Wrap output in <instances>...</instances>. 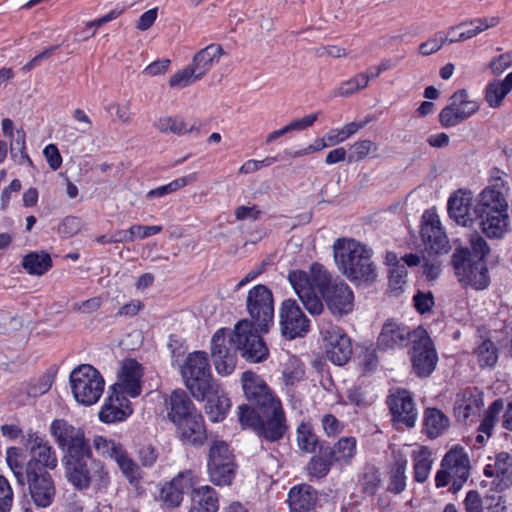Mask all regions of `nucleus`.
<instances>
[{
    "mask_svg": "<svg viewBox=\"0 0 512 512\" xmlns=\"http://www.w3.org/2000/svg\"><path fill=\"white\" fill-rule=\"evenodd\" d=\"M407 270L403 265L390 268L389 285L393 290H401L406 283Z\"/></svg>",
    "mask_w": 512,
    "mask_h": 512,
    "instance_id": "338daca9",
    "label": "nucleus"
},
{
    "mask_svg": "<svg viewBox=\"0 0 512 512\" xmlns=\"http://www.w3.org/2000/svg\"><path fill=\"white\" fill-rule=\"evenodd\" d=\"M423 426L424 431L429 438H437L445 430L446 416L439 409L427 408L423 415Z\"/></svg>",
    "mask_w": 512,
    "mask_h": 512,
    "instance_id": "37998d69",
    "label": "nucleus"
},
{
    "mask_svg": "<svg viewBox=\"0 0 512 512\" xmlns=\"http://www.w3.org/2000/svg\"><path fill=\"white\" fill-rule=\"evenodd\" d=\"M241 382L246 398L256 405L258 409L280 401L266 384L265 380L255 372H244L241 377Z\"/></svg>",
    "mask_w": 512,
    "mask_h": 512,
    "instance_id": "b1692460",
    "label": "nucleus"
},
{
    "mask_svg": "<svg viewBox=\"0 0 512 512\" xmlns=\"http://www.w3.org/2000/svg\"><path fill=\"white\" fill-rule=\"evenodd\" d=\"M53 378L49 375H44L37 380V382L30 384L27 389V394L31 397H38L48 392L52 386Z\"/></svg>",
    "mask_w": 512,
    "mask_h": 512,
    "instance_id": "774afa93",
    "label": "nucleus"
},
{
    "mask_svg": "<svg viewBox=\"0 0 512 512\" xmlns=\"http://www.w3.org/2000/svg\"><path fill=\"white\" fill-rule=\"evenodd\" d=\"M334 260L338 270L351 282L370 284L377 278L373 251L350 238H339L333 244Z\"/></svg>",
    "mask_w": 512,
    "mask_h": 512,
    "instance_id": "7ed1b4c3",
    "label": "nucleus"
},
{
    "mask_svg": "<svg viewBox=\"0 0 512 512\" xmlns=\"http://www.w3.org/2000/svg\"><path fill=\"white\" fill-rule=\"evenodd\" d=\"M309 320L292 299L285 300L280 309V326L289 339L303 336L309 330Z\"/></svg>",
    "mask_w": 512,
    "mask_h": 512,
    "instance_id": "5701e85b",
    "label": "nucleus"
},
{
    "mask_svg": "<svg viewBox=\"0 0 512 512\" xmlns=\"http://www.w3.org/2000/svg\"><path fill=\"white\" fill-rule=\"evenodd\" d=\"M10 154L18 164H32L31 159L27 155L26 135L23 130H16L15 135L10 137Z\"/></svg>",
    "mask_w": 512,
    "mask_h": 512,
    "instance_id": "603ef678",
    "label": "nucleus"
},
{
    "mask_svg": "<svg viewBox=\"0 0 512 512\" xmlns=\"http://www.w3.org/2000/svg\"><path fill=\"white\" fill-rule=\"evenodd\" d=\"M305 370L303 363L295 356L288 358L282 371V380L285 386H295L304 380Z\"/></svg>",
    "mask_w": 512,
    "mask_h": 512,
    "instance_id": "de8ad7c7",
    "label": "nucleus"
},
{
    "mask_svg": "<svg viewBox=\"0 0 512 512\" xmlns=\"http://www.w3.org/2000/svg\"><path fill=\"white\" fill-rule=\"evenodd\" d=\"M277 160V157H266L263 160H247L244 162L241 167L239 168L240 174H251L255 173L258 170H260L262 167H268L275 163Z\"/></svg>",
    "mask_w": 512,
    "mask_h": 512,
    "instance_id": "69168bd1",
    "label": "nucleus"
},
{
    "mask_svg": "<svg viewBox=\"0 0 512 512\" xmlns=\"http://www.w3.org/2000/svg\"><path fill=\"white\" fill-rule=\"evenodd\" d=\"M132 412L128 397L111 390V394L102 405L98 416L101 422L111 424L124 421Z\"/></svg>",
    "mask_w": 512,
    "mask_h": 512,
    "instance_id": "a878e982",
    "label": "nucleus"
},
{
    "mask_svg": "<svg viewBox=\"0 0 512 512\" xmlns=\"http://www.w3.org/2000/svg\"><path fill=\"white\" fill-rule=\"evenodd\" d=\"M262 332L250 320L238 321L233 329L234 342L242 357L253 363L267 359L269 350L261 337Z\"/></svg>",
    "mask_w": 512,
    "mask_h": 512,
    "instance_id": "9b49d317",
    "label": "nucleus"
},
{
    "mask_svg": "<svg viewBox=\"0 0 512 512\" xmlns=\"http://www.w3.org/2000/svg\"><path fill=\"white\" fill-rule=\"evenodd\" d=\"M32 462L35 463L36 469H55L58 464V459L55 450L53 447L47 442L46 444L39 447V450L32 454L31 459L27 462L28 467Z\"/></svg>",
    "mask_w": 512,
    "mask_h": 512,
    "instance_id": "49530a36",
    "label": "nucleus"
},
{
    "mask_svg": "<svg viewBox=\"0 0 512 512\" xmlns=\"http://www.w3.org/2000/svg\"><path fill=\"white\" fill-rule=\"evenodd\" d=\"M49 432L63 453L62 461L91 449L83 428L66 419H54L50 423Z\"/></svg>",
    "mask_w": 512,
    "mask_h": 512,
    "instance_id": "9d476101",
    "label": "nucleus"
},
{
    "mask_svg": "<svg viewBox=\"0 0 512 512\" xmlns=\"http://www.w3.org/2000/svg\"><path fill=\"white\" fill-rule=\"evenodd\" d=\"M6 463L13 473L18 485H26V471L24 472L25 455L18 447H9L5 453Z\"/></svg>",
    "mask_w": 512,
    "mask_h": 512,
    "instance_id": "a18cd8bd",
    "label": "nucleus"
},
{
    "mask_svg": "<svg viewBox=\"0 0 512 512\" xmlns=\"http://www.w3.org/2000/svg\"><path fill=\"white\" fill-rule=\"evenodd\" d=\"M218 510L219 497L213 487L203 485L193 489L188 512H218Z\"/></svg>",
    "mask_w": 512,
    "mask_h": 512,
    "instance_id": "473e14b6",
    "label": "nucleus"
},
{
    "mask_svg": "<svg viewBox=\"0 0 512 512\" xmlns=\"http://www.w3.org/2000/svg\"><path fill=\"white\" fill-rule=\"evenodd\" d=\"M236 351L233 331L226 328L218 329L211 339V355L218 374L228 376L234 371L237 362Z\"/></svg>",
    "mask_w": 512,
    "mask_h": 512,
    "instance_id": "4468645a",
    "label": "nucleus"
},
{
    "mask_svg": "<svg viewBox=\"0 0 512 512\" xmlns=\"http://www.w3.org/2000/svg\"><path fill=\"white\" fill-rule=\"evenodd\" d=\"M478 108L477 102L470 99L465 90L455 92L450 97V125L469 118Z\"/></svg>",
    "mask_w": 512,
    "mask_h": 512,
    "instance_id": "72a5a7b5",
    "label": "nucleus"
},
{
    "mask_svg": "<svg viewBox=\"0 0 512 512\" xmlns=\"http://www.w3.org/2000/svg\"><path fill=\"white\" fill-rule=\"evenodd\" d=\"M138 460L141 468H151L155 465L159 457V451L152 444L141 446L137 452Z\"/></svg>",
    "mask_w": 512,
    "mask_h": 512,
    "instance_id": "bf43d9fd",
    "label": "nucleus"
},
{
    "mask_svg": "<svg viewBox=\"0 0 512 512\" xmlns=\"http://www.w3.org/2000/svg\"><path fill=\"white\" fill-rule=\"evenodd\" d=\"M412 334L413 331L403 323L388 320L383 325L378 337V348L382 350L401 348L412 341Z\"/></svg>",
    "mask_w": 512,
    "mask_h": 512,
    "instance_id": "c85d7f7f",
    "label": "nucleus"
},
{
    "mask_svg": "<svg viewBox=\"0 0 512 512\" xmlns=\"http://www.w3.org/2000/svg\"><path fill=\"white\" fill-rule=\"evenodd\" d=\"M510 194L507 175L498 168H492L489 172L488 185L479 193L474 207L481 230L488 238L501 239L509 232Z\"/></svg>",
    "mask_w": 512,
    "mask_h": 512,
    "instance_id": "f03ea898",
    "label": "nucleus"
},
{
    "mask_svg": "<svg viewBox=\"0 0 512 512\" xmlns=\"http://www.w3.org/2000/svg\"><path fill=\"white\" fill-rule=\"evenodd\" d=\"M259 410L262 414V419L256 434L270 442L280 440L287 430L285 412L281 401L274 402Z\"/></svg>",
    "mask_w": 512,
    "mask_h": 512,
    "instance_id": "a211bd4d",
    "label": "nucleus"
},
{
    "mask_svg": "<svg viewBox=\"0 0 512 512\" xmlns=\"http://www.w3.org/2000/svg\"><path fill=\"white\" fill-rule=\"evenodd\" d=\"M473 193L468 189H459L450 196V218L460 226L468 227L474 223Z\"/></svg>",
    "mask_w": 512,
    "mask_h": 512,
    "instance_id": "bb28decb",
    "label": "nucleus"
},
{
    "mask_svg": "<svg viewBox=\"0 0 512 512\" xmlns=\"http://www.w3.org/2000/svg\"><path fill=\"white\" fill-rule=\"evenodd\" d=\"M14 493L9 481L0 475V512H10Z\"/></svg>",
    "mask_w": 512,
    "mask_h": 512,
    "instance_id": "680f3d73",
    "label": "nucleus"
},
{
    "mask_svg": "<svg viewBox=\"0 0 512 512\" xmlns=\"http://www.w3.org/2000/svg\"><path fill=\"white\" fill-rule=\"evenodd\" d=\"M484 475L491 478V485L497 491H504L512 486V457L507 452H500L488 458Z\"/></svg>",
    "mask_w": 512,
    "mask_h": 512,
    "instance_id": "393cba45",
    "label": "nucleus"
},
{
    "mask_svg": "<svg viewBox=\"0 0 512 512\" xmlns=\"http://www.w3.org/2000/svg\"><path fill=\"white\" fill-rule=\"evenodd\" d=\"M480 366H494L498 359L497 349L490 340H485L476 351Z\"/></svg>",
    "mask_w": 512,
    "mask_h": 512,
    "instance_id": "13d9d810",
    "label": "nucleus"
},
{
    "mask_svg": "<svg viewBox=\"0 0 512 512\" xmlns=\"http://www.w3.org/2000/svg\"><path fill=\"white\" fill-rule=\"evenodd\" d=\"M70 385L75 400L81 405L91 406L102 396L105 381L93 366L82 364L72 370Z\"/></svg>",
    "mask_w": 512,
    "mask_h": 512,
    "instance_id": "0eeeda50",
    "label": "nucleus"
},
{
    "mask_svg": "<svg viewBox=\"0 0 512 512\" xmlns=\"http://www.w3.org/2000/svg\"><path fill=\"white\" fill-rule=\"evenodd\" d=\"M392 420L408 428L415 426L418 411L412 394L406 389H396L387 397Z\"/></svg>",
    "mask_w": 512,
    "mask_h": 512,
    "instance_id": "aec40b11",
    "label": "nucleus"
},
{
    "mask_svg": "<svg viewBox=\"0 0 512 512\" xmlns=\"http://www.w3.org/2000/svg\"><path fill=\"white\" fill-rule=\"evenodd\" d=\"M334 463L333 459L329 456L328 451L321 450L320 453L310 459L307 464V473L313 478H323L329 471L330 467Z\"/></svg>",
    "mask_w": 512,
    "mask_h": 512,
    "instance_id": "09e8293b",
    "label": "nucleus"
},
{
    "mask_svg": "<svg viewBox=\"0 0 512 512\" xmlns=\"http://www.w3.org/2000/svg\"><path fill=\"white\" fill-rule=\"evenodd\" d=\"M92 445L100 456L110 458L116 463L121 474L138 494L144 492L142 470L122 443L103 435H95L92 439Z\"/></svg>",
    "mask_w": 512,
    "mask_h": 512,
    "instance_id": "39448f33",
    "label": "nucleus"
},
{
    "mask_svg": "<svg viewBox=\"0 0 512 512\" xmlns=\"http://www.w3.org/2000/svg\"><path fill=\"white\" fill-rule=\"evenodd\" d=\"M23 268L31 275H43L52 267V260L44 251L31 252L22 260Z\"/></svg>",
    "mask_w": 512,
    "mask_h": 512,
    "instance_id": "c03bdc74",
    "label": "nucleus"
},
{
    "mask_svg": "<svg viewBox=\"0 0 512 512\" xmlns=\"http://www.w3.org/2000/svg\"><path fill=\"white\" fill-rule=\"evenodd\" d=\"M406 468L407 460L399 459L395 463V468L392 470L391 480L389 483V490L394 493H401L406 487Z\"/></svg>",
    "mask_w": 512,
    "mask_h": 512,
    "instance_id": "864d4df0",
    "label": "nucleus"
},
{
    "mask_svg": "<svg viewBox=\"0 0 512 512\" xmlns=\"http://www.w3.org/2000/svg\"><path fill=\"white\" fill-rule=\"evenodd\" d=\"M413 304L417 312L425 314L429 312L434 306V297L431 292L418 291L413 296Z\"/></svg>",
    "mask_w": 512,
    "mask_h": 512,
    "instance_id": "e2e57ef3",
    "label": "nucleus"
},
{
    "mask_svg": "<svg viewBox=\"0 0 512 512\" xmlns=\"http://www.w3.org/2000/svg\"><path fill=\"white\" fill-rule=\"evenodd\" d=\"M411 358L415 372L419 376H428L435 369L437 354L427 331L418 327L412 334Z\"/></svg>",
    "mask_w": 512,
    "mask_h": 512,
    "instance_id": "dca6fc26",
    "label": "nucleus"
},
{
    "mask_svg": "<svg viewBox=\"0 0 512 512\" xmlns=\"http://www.w3.org/2000/svg\"><path fill=\"white\" fill-rule=\"evenodd\" d=\"M196 400H206V413L214 422L221 421L228 412L231 403L229 398L223 393L220 385L216 382V389L207 391L203 398H195Z\"/></svg>",
    "mask_w": 512,
    "mask_h": 512,
    "instance_id": "f704fd0d",
    "label": "nucleus"
},
{
    "mask_svg": "<svg viewBox=\"0 0 512 512\" xmlns=\"http://www.w3.org/2000/svg\"><path fill=\"white\" fill-rule=\"evenodd\" d=\"M246 309L251 322L261 332H267L273 324L274 302L271 290L265 285L258 284L252 287L247 294Z\"/></svg>",
    "mask_w": 512,
    "mask_h": 512,
    "instance_id": "f8f14e48",
    "label": "nucleus"
},
{
    "mask_svg": "<svg viewBox=\"0 0 512 512\" xmlns=\"http://www.w3.org/2000/svg\"><path fill=\"white\" fill-rule=\"evenodd\" d=\"M180 440L189 445H202L206 438L204 418L200 412L192 414L174 424Z\"/></svg>",
    "mask_w": 512,
    "mask_h": 512,
    "instance_id": "cd10ccee",
    "label": "nucleus"
},
{
    "mask_svg": "<svg viewBox=\"0 0 512 512\" xmlns=\"http://www.w3.org/2000/svg\"><path fill=\"white\" fill-rule=\"evenodd\" d=\"M468 248H459L453 254V268L458 281L464 287L484 290L490 284L489 271L485 261H473Z\"/></svg>",
    "mask_w": 512,
    "mask_h": 512,
    "instance_id": "6e6552de",
    "label": "nucleus"
},
{
    "mask_svg": "<svg viewBox=\"0 0 512 512\" xmlns=\"http://www.w3.org/2000/svg\"><path fill=\"white\" fill-rule=\"evenodd\" d=\"M503 410V402L500 399L492 402L487 408L484 418L478 427V436L476 441L483 444L487 439L492 436L494 427L498 421L499 414Z\"/></svg>",
    "mask_w": 512,
    "mask_h": 512,
    "instance_id": "58836bf2",
    "label": "nucleus"
},
{
    "mask_svg": "<svg viewBox=\"0 0 512 512\" xmlns=\"http://www.w3.org/2000/svg\"><path fill=\"white\" fill-rule=\"evenodd\" d=\"M82 223L78 217H66L59 226V233L68 238L78 234L81 231Z\"/></svg>",
    "mask_w": 512,
    "mask_h": 512,
    "instance_id": "0e129e2a",
    "label": "nucleus"
},
{
    "mask_svg": "<svg viewBox=\"0 0 512 512\" xmlns=\"http://www.w3.org/2000/svg\"><path fill=\"white\" fill-rule=\"evenodd\" d=\"M378 150V146L372 140L364 139L354 142L350 147L349 162L360 161L366 158L371 153Z\"/></svg>",
    "mask_w": 512,
    "mask_h": 512,
    "instance_id": "6e6d98bb",
    "label": "nucleus"
},
{
    "mask_svg": "<svg viewBox=\"0 0 512 512\" xmlns=\"http://www.w3.org/2000/svg\"><path fill=\"white\" fill-rule=\"evenodd\" d=\"M326 450L335 463L347 465L356 454L357 442L354 437H342L333 448H327Z\"/></svg>",
    "mask_w": 512,
    "mask_h": 512,
    "instance_id": "a19ab883",
    "label": "nucleus"
},
{
    "mask_svg": "<svg viewBox=\"0 0 512 512\" xmlns=\"http://www.w3.org/2000/svg\"><path fill=\"white\" fill-rule=\"evenodd\" d=\"M288 503L291 512H316L317 491L307 484L294 486L288 493Z\"/></svg>",
    "mask_w": 512,
    "mask_h": 512,
    "instance_id": "2f4dec72",
    "label": "nucleus"
},
{
    "mask_svg": "<svg viewBox=\"0 0 512 512\" xmlns=\"http://www.w3.org/2000/svg\"><path fill=\"white\" fill-rule=\"evenodd\" d=\"M236 468L235 458L228 444L221 440L213 441L207 459L209 480L217 486H229L235 478Z\"/></svg>",
    "mask_w": 512,
    "mask_h": 512,
    "instance_id": "1a4fd4ad",
    "label": "nucleus"
},
{
    "mask_svg": "<svg viewBox=\"0 0 512 512\" xmlns=\"http://www.w3.org/2000/svg\"><path fill=\"white\" fill-rule=\"evenodd\" d=\"M238 420L242 427L251 428L255 433L262 419V414L257 413L250 406L243 404L237 408Z\"/></svg>",
    "mask_w": 512,
    "mask_h": 512,
    "instance_id": "5fc2aeb1",
    "label": "nucleus"
},
{
    "mask_svg": "<svg viewBox=\"0 0 512 512\" xmlns=\"http://www.w3.org/2000/svg\"><path fill=\"white\" fill-rule=\"evenodd\" d=\"M142 376L141 365L134 359H125L121 363L117 381L111 386V390L126 397L136 398L142 391Z\"/></svg>",
    "mask_w": 512,
    "mask_h": 512,
    "instance_id": "412c9836",
    "label": "nucleus"
},
{
    "mask_svg": "<svg viewBox=\"0 0 512 512\" xmlns=\"http://www.w3.org/2000/svg\"><path fill=\"white\" fill-rule=\"evenodd\" d=\"M288 280L305 309L312 315L322 313V298L333 315L343 316L353 310L352 289L342 280L331 282L330 273L319 263H313L308 272L291 271Z\"/></svg>",
    "mask_w": 512,
    "mask_h": 512,
    "instance_id": "f257e3e1",
    "label": "nucleus"
},
{
    "mask_svg": "<svg viewBox=\"0 0 512 512\" xmlns=\"http://www.w3.org/2000/svg\"><path fill=\"white\" fill-rule=\"evenodd\" d=\"M167 417L176 424L182 419L199 412L184 390H174L165 399Z\"/></svg>",
    "mask_w": 512,
    "mask_h": 512,
    "instance_id": "7c9ffc66",
    "label": "nucleus"
},
{
    "mask_svg": "<svg viewBox=\"0 0 512 512\" xmlns=\"http://www.w3.org/2000/svg\"><path fill=\"white\" fill-rule=\"evenodd\" d=\"M199 482V475L192 470L180 472L170 482L165 483L159 493L158 500L162 507L173 509L183 500V490Z\"/></svg>",
    "mask_w": 512,
    "mask_h": 512,
    "instance_id": "4be33fe9",
    "label": "nucleus"
},
{
    "mask_svg": "<svg viewBox=\"0 0 512 512\" xmlns=\"http://www.w3.org/2000/svg\"><path fill=\"white\" fill-rule=\"evenodd\" d=\"M470 459L465 449L459 445L450 449V480L454 492L459 491L470 476Z\"/></svg>",
    "mask_w": 512,
    "mask_h": 512,
    "instance_id": "c756f323",
    "label": "nucleus"
},
{
    "mask_svg": "<svg viewBox=\"0 0 512 512\" xmlns=\"http://www.w3.org/2000/svg\"><path fill=\"white\" fill-rule=\"evenodd\" d=\"M67 481L78 490L106 491L111 484L106 464L85 451L62 461Z\"/></svg>",
    "mask_w": 512,
    "mask_h": 512,
    "instance_id": "20e7f679",
    "label": "nucleus"
},
{
    "mask_svg": "<svg viewBox=\"0 0 512 512\" xmlns=\"http://www.w3.org/2000/svg\"><path fill=\"white\" fill-rule=\"evenodd\" d=\"M202 78L203 77L199 75L193 65L189 64L170 77L169 86L174 89H183Z\"/></svg>",
    "mask_w": 512,
    "mask_h": 512,
    "instance_id": "3c124183",
    "label": "nucleus"
},
{
    "mask_svg": "<svg viewBox=\"0 0 512 512\" xmlns=\"http://www.w3.org/2000/svg\"><path fill=\"white\" fill-rule=\"evenodd\" d=\"M484 406L483 393L476 387H468L456 394L454 416L458 423L468 425L476 421Z\"/></svg>",
    "mask_w": 512,
    "mask_h": 512,
    "instance_id": "6ab92c4d",
    "label": "nucleus"
},
{
    "mask_svg": "<svg viewBox=\"0 0 512 512\" xmlns=\"http://www.w3.org/2000/svg\"><path fill=\"white\" fill-rule=\"evenodd\" d=\"M298 448L305 453H313L318 445V437L309 423H301L296 429Z\"/></svg>",
    "mask_w": 512,
    "mask_h": 512,
    "instance_id": "8fccbe9b",
    "label": "nucleus"
},
{
    "mask_svg": "<svg viewBox=\"0 0 512 512\" xmlns=\"http://www.w3.org/2000/svg\"><path fill=\"white\" fill-rule=\"evenodd\" d=\"M470 244L472 248V251H470V257L473 261H485L486 256L490 252V248L486 240L479 234H473L470 238Z\"/></svg>",
    "mask_w": 512,
    "mask_h": 512,
    "instance_id": "052dcab7",
    "label": "nucleus"
},
{
    "mask_svg": "<svg viewBox=\"0 0 512 512\" xmlns=\"http://www.w3.org/2000/svg\"><path fill=\"white\" fill-rule=\"evenodd\" d=\"M414 478L418 482L427 480L432 467L431 451L424 446H416L412 451Z\"/></svg>",
    "mask_w": 512,
    "mask_h": 512,
    "instance_id": "79ce46f5",
    "label": "nucleus"
},
{
    "mask_svg": "<svg viewBox=\"0 0 512 512\" xmlns=\"http://www.w3.org/2000/svg\"><path fill=\"white\" fill-rule=\"evenodd\" d=\"M512 90V72L508 73L503 80H494L486 87L485 99L490 107H499L503 99Z\"/></svg>",
    "mask_w": 512,
    "mask_h": 512,
    "instance_id": "ea45409f",
    "label": "nucleus"
},
{
    "mask_svg": "<svg viewBox=\"0 0 512 512\" xmlns=\"http://www.w3.org/2000/svg\"><path fill=\"white\" fill-rule=\"evenodd\" d=\"M368 83L369 75L359 73L355 75L353 78L343 82L338 88V94L340 96L347 97L361 89L366 88L368 86Z\"/></svg>",
    "mask_w": 512,
    "mask_h": 512,
    "instance_id": "4d7b16f0",
    "label": "nucleus"
},
{
    "mask_svg": "<svg viewBox=\"0 0 512 512\" xmlns=\"http://www.w3.org/2000/svg\"><path fill=\"white\" fill-rule=\"evenodd\" d=\"M153 126L161 133H171L178 136L199 132V128L195 124H188L183 118L178 116H161L154 122Z\"/></svg>",
    "mask_w": 512,
    "mask_h": 512,
    "instance_id": "4c0bfd02",
    "label": "nucleus"
},
{
    "mask_svg": "<svg viewBox=\"0 0 512 512\" xmlns=\"http://www.w3.org/2000/svg\"><path fill=\"white\" fill-rule=\"evenodd\" d=\"M223 54L224 51L221 45L209 44L193 56L191 64L199 75L204 77L220 61Z\"/></svg>",
    "mask_w": 512,
    "mask_h": 512,
    "instance_id": "e433bc0d",
    "label": "nucleus"
},
{
    "mask_svg": "<svg viewBox=\"0 0 512 512\" xmlns=\"http://www.w3.org/2000/svg\"><path fill=\"white\" fill-rule=\"evenodd\" d=\"M320 335L326 358L338 366L346 364L352 355L351 339L346 332L328 323L322 326Z\"/></svg>",
    "mask_w": 512,
    "mask_h": 512,
    "instance_id": "ddd939ff",
    "label": "nucleus"
},
{
    "mask_svg": "<svg viewBox=\"0 0 512 512\" xmlns=\"http://www.w3.org/2000/svg\"><path fill=\"white\" fill-rule=\"evenodd\" d=\"M181 374L187 389L194 398H203L207 391L216 389V381L212 379L205 352L190 353L181 368Z\"/></svg>",
    "mask_w": 512,
    "mask_h": 512,
    "instance_id": "423d86ee",
    "label": "nucleus"
},
{
    "mask_svg": "<svg viewBox=\"0 0 512 512\" xmlns=\"http://www.w3.org/2000/svg\"><path fill=\"white\" fill-rule=\"evenodd\" d=\"M420 234L428 256H439L448 252V237L439 215L434 210L423 213Z\"/></svg>",
    "mask_w": 512,
    "mask_h": 512,
    "instance_id": "2eb2a0df",
    "label": "nucleus"
},
{
    "mask_svg": "<svg viewBox=\"0 0 512 512\" xmlns=\"http://www.w3.org/2000/svg\"><path fill=\"white\" fill-rule=\"evenodd\" d=\"M26 483L33 503L39 508L50 506L56 494L52 476L44 469H36L32 462L26 467Z\"/></svg>",
    "mask_w": 512,
    "mask_h": 512,
    "instance_id": "f3484780",
    "label": "nucleus"
},
{
    "mask_svg": "<svg viewBox=\"0 0 512 512\" xmlns=\"http://www.w3.org/2000/svg\"><path fill=\"white\" fill-rule=\"evenodd\" d=\"M499 23L498 17L476 19L470 24H461L450 30V42H459L470 39L490 27Z\"/></svg>",
    "mask_w": 512,
    "mask_h": 512,
    "instance_id": "c9c22d12",
    "label": "nucleus"
}]
</instances>
